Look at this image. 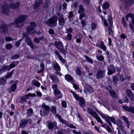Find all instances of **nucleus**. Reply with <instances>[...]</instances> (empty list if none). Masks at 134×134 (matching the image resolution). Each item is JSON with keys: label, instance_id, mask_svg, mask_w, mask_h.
<instances>
[{"label": "nucleus", "instance_id": "6", "mask_svg": "<svg viewBox=\"0 0 134 134\" xmlns=\"http://www.w3.org/2000/svg\"><path fill=\"white\" fill-rule=\"evenodd\" d=\"M42 107L44 109H41L40 110V115L42 116L43 115H48V110L50 109V107L44 104H43L42 105Z\"/></svg>", "mask_w": 134, "mask_h": 134}, {"label": "nucleus", "instance_id": "37", "mask_svg": "<svg viewBox=\"0 0 134 134\" xmlns=\"http://www.w3.org/2000/svg\"><path fill=\"white\" fill-rule=\"evenodd\" d=\"M13 72V70H12V72L8 73L5 76V78L7 79L8 78H10L12 77V75Z\"/></svg>", "mask_w": 134, "mask_h": 134}, {"label": "nucleus", "instance_id": "46", "mask_svg": "<svg viewBox=\"0 0 134 134\" xmlns=\"http://www.w3.org/2000/svg\"><path fill=\"white\" fill-rule=\"evenodd\" d=\"M109 93L112 97H115L116 95L115 92L114 91H111Z\"/></svg>", "mask_w": 134, "mask_h": 134}, {"label": "nucleus", "instance_id": "29", "mask_svg": "<svg viewBox=\"0 0 134 134\" xmlns=\"http://www.w3.org/2000/svg\"><path fill=\"white\" fill-rule=\"evenodd\" d=\"M128 101V99L127 97H126L121 100L118 101V102L119 103L121 104L123 102L127 103Z\"/></svg>", "mask_w": 134, "mask_h": 134}, {"label": "nucleus", "instance_id": "16", "mask_svg": "<svg viewBox=\"0 0 134 134\" xmlns=\"http://www.w3.org/2000/svg\"><path fill=\"white\" fill-rule=\"evenodd\" d=\"M104 74V71L101 69L98 70V73L96 75L98 79H100L103 77Z\"/></svg>", "mask_w": 134, "mask_h": 134}, {"label": "nucleus", "instance_id": "23", "mask_svg": "<svg viewBox=\"0 0 134 134\" xmlns=\"http://www.w3.org/2000/svg\"><path fill=\"white\" fill-rule=\"evenodd\" d=\"M10 69V68H9V65H8L3 66L2 67L0 70V74H1L2 73L1 72L2 71L4 72L8 70L9 71Z\"/></svg>", "mask_w": 134, "mask_h": 134}, {"label": "nucleus", "instance_id": "40", "mask_svg": "<svg viewBox=\"0 0 134 134\" xmlns=\"http://www.w3.org/2000/svg\"><path fill=\"white\" fill-rule=\"evenodd\" d=\"M20 57V55L18 54H15L11 57L12 59L14 60L18 59Z\"/></svg>", "mask_w": 134, "mask_h": 134}, {"label": "nucleus", "instance_id": "44", "mask_svg": "<svg viewBox=\"0 0 134 134\" xmlns=\"http://www.w3.org/2000/svg\"><path fill=\"white\" fill-rule=\"evenodd\" d=\"M122 22L123 24V25L124 27H126L127 26V25L125 20L124 18L123 17L122 18Z\"/></svg>", "mask_w": 134, "mask_h": 134}, {"label": "nucleus", "instance_id": "53", "mask_svg": "<svg viewBox=\"0 0 134 134\" xmlns=\"http://www.w3.org/2000/svg\"><path fill=\"white\" fill-rule=\"evenodd\" d=\"M66 33L68 34H70V33H72V29L71 28L66 29Z\"/></svg>", "mask_w": 134, "mask_h": 134}, {"label": "nucleus", "instance_id": "4", "mask_svg": "<svg viewBox=\"0 0 134 134\" xmlns=\"http://www.w3.org/2000/svg\"><path fill=\"white\" fill-rule=\"evenodd\" d=\"M95 110L100 114V115L101 116L102 118L104 119L111 126H112V124L109 120L110 116H109L108 115H105L103 113L99 111L96 108H95Z\"/></svg>", "mask_w": 134, "mask_h": 134}, {"label": "nucleus", "instance_id": "32", "mask_svg": "<svg viewBox=\"0 0 134 134\" xmlns=\"http://www.w3.org/2000/svg\"><path fill=\"white\" fill-rule=\"evenodd\" d=\"M65 79L67 81H71L73 79L72 77L69 74L65 75Z\"/></svg>", "mask_w": 134, "mask_h": 134}, {"label": "nucleus", "instance_id": "50", "mask_svg": "<svg viewBox=\"0 0 134 134\" xmlns=\"http://www.w3.org/2000/svg\"><path fill=\"white\" fill-rule=\"evenodd\" d=\"M25 41L27 44L32 42L30 39L29 37H26L25 38Z\"/></svg>", "mask_w": 134, "mask_h": 134}, {"label": "nucleus", "instance_id": "42", "mask_svg": "<svg viewBox=\"0 0 134 134\" xmlns=\"http://www.w3.org/2000/svg\"><path fill=\"white\" fill-rule=\"evenodd\" d=\"M84 57L85 58H86L88 62H89L91 64H92L93 63L92 60L88 57L86 55H85L84 56Z\"/></svg>", "mask_w": 134, "mask_h": 134}, {"label": "nucleus", "instance_id": "48", "mask_svg": "<svg viewBox=\"0 0 134 134\" xmlns=\"http://www.w3.org/2000/svg\"><path fill=\"white\" fill-rule=\"evenodd\" d=\"M54 94L56 96H57L59 94H60V92L57 89L54 90Z\"/></svg>", "mask_w": 134, "mask_h": 134}, {"label": "nucleus", "instance_id": "1", "mask_svg": "<svg viewBox=\"0 0 134 134\" xmlns=\"http://www.w3.org/2000/svg\"><path fill=\"white\" fill-rule=\"evenodd\" d=\"M57 17L54 16L47 20L44 21V23L51 28L55 27L57 24Z\"/></svg>", "mask_w": 134, "mask_h": 134}, {"label": "nucleus", "instance_id": "58", "mask_svg": "<svg viewBox=\"0 0 134 134\" xmlns=\"http://www.w3.org/2000/svg\"><path fill=\"white\" fill-rule=\"evenodd\" d=\"M12 47V45L10 44H6V47L8 49H9L11 48Z\"/></svg>", "mask_w": 134, "mask_h": 134}, {"label": "nucleus", "instance_id": "61", "mask_svg": "<svg viewBox=\"0 0 134 134\" xmlns=\"http://www.w3.org/2000/svg\"><path fill=\"white\" fill-rule=\"evenodd\" d=\"M67 4L65 3L64 2L62 4L63 7V10H65L66 9Z\"/></svg>", "mask_w": 134, "mask_h": 134}, {"label": "nucleus", "instance_id": "63", "mask_svg": "<svg viewBox=\"0 0 134 134\" xmlns=\"http://www.w3.org/2000/svg\"><path fill=\"white\" fill-rule=\"evenodd\" d=\"M73 96H74V98L76 99L77 100H79V98H80L81 97H79L77 95L76 93H75L74 94Z\"/></svg>", "mask_w": 134, "mask_h": 134}, {"label": "nucleus", "instance_id": "55", "mask_svg": "<svg viewBox=\"0 0 134 134\" xmlns=\"http://www.w3.org/2000/svg\"><path fill=\"white\" fill-rule=\"evenodd\" d=\"M72 35L70 34H68L67 35V40L69 41L71 40L72 39Z\"/></svg>", "mask_w": 134, "mask_h": 134}, {"label": "nucleus", "instance_id": "20", "mask_svg": "<svg viewBox=\"0 0 134 134\" xmlns=\"http://www.w3.org/2000/svg\"><path fill=\"white\" fill-rule=\"evenodd\" d=\"M129 17L132 18V22L133 24L134 25V15L132 14H127L126 16V20H128V18Z\"/></svg>", "mask_w": 134, "mask_h": 134}, {"label": "nucleus", "instance_id": "17", "mask_svg": "<svg viewBox=\"0 0 134 134\" xmlns=\"http://www.w3.org/2000/svg\"><path fill=\"white\" fill-rule=\"evenodd\" d=\"M79 101V104L80 107L83 108L85 106V101L84 99L82 97H80L78 100Z\"/></svg>", "mask_w": 134, "mask_h": 134}, {"label": "nucleus", "instance_id": "62", "mask_svg": "<svg viewBox=\"0 0 134 134\" xmlns=\"http://www.w3.org/2000/svg\"><path fill=\"white\" fill-rule=\"evenodd\" d=\"M87 91L92 90V87L89 85H88L87 86Z\"/></svg>", "mask_w": 134, "mask_h": 134}, {"label": "nucleus", "instance_id": "13", "mask_svg": "<svg viewBox=\"0 0 134 134\" xmlns=\"http://www.w3.org/2000/svg\"><path fill=\"white\" fill-rule=\"evenodd\" d=\"M126 93L131 101H133L134 95L132 91L130 89H127L126 90Z\"/></svg>", "mask_w": 134, "mask_h": 134}, {"label": "nucleus", "instance_id": "21", "mask_svg": "<svg viewBox=\"0 0 134 134\" xmlns=\"http://www.w3.org/2000/svg\"><path fill=\"white\" fill-rule=\"evenodd\" d=\"M122 119L125 122L127 128H129L130 123L128 119L125 116H121Z\"/></svg>", "mask_w": 134, "mask_h": 134}, {"label": "nucleus", "instance_id": "18", "mask_svg": "<svg viewBox=\"0 0 134 134\" xmlns=\"http://www.w3.org/2000/svg\"><path fill=\"white\" fill-rule=\"evenodd\" d=\"M93 117V118H95L96 119L98 122L99 123L101 124H103V122L101 119L100 117L99 116L97 113H95V114L94 115Z\"/></svg>", "mask_w": 134, "mask_h": 134}, {"label": "nucleus", "instance_id": "24", "mask_svg": "<svg viewBox=\"0 0 134 134\" xmlns=\"http://www.w3.org/2000/svg\"><path fill=\"white\" fill-rule=\"evenodd\" d=\"M117 126L119 127L120 130H123V127L122 125V123L120 120H117V122H116Z\"/></svg>", "mask_w": 134, "mask_h": 134}, {"label": "nucleus", "instance_id": "8", "mask_svg": "<svg viewBox=\"0 0 134 134\" xmlns=\"http://www.w3.org/2000/svg\"><path fill=\"white\" fill-rule=\"evenodd\" d=\"M55 45L56 47L59 49L61 52L65 54V52L63 45L61 41H55Z\"/></svg>", "mask_w": 134, "mask_h": 134}, {"label": "nucleus", "instance_id": "60", "mask_svg": "<svg viewBox=\"0 0 134 134\" xmlns=\"http://www.w3.org/2000/svg\"><path fill=\"white\" fill-rule=\"evenodd\" d=\"M34 41L36 43H40V41L39 38L37 37L34 38Z\"/></svg>", "mask_w": 134, "mask_h": 134}, {"label": "nucleus", "instance_id": "38", "mask_svg": "<svg viewBox=\"0 0 134 134\" xmlns=\"http://www.w3.org/2000/svg\"><path fill=\"white\" fill-rule=\"evenodd\" d=\"M28 94H26L25 96H24L21 97L20 100L21 101H26V100L28 98Z\"/></svg>", "mask_w": 134, "mask_h": 134}, {"label": "nucleus", "instance_id": "59", "mask_svg": "<svg viewBox=\"0 0 134 134\" xmlns=\"http://www.w3.org/2000/svg\"><path fill=\"white\" fill-rule=\"evenodd\" d=\"M48 32L49 34L52 35L54 34V31L53 29H50L48 31Z\"/></svg>", "mask_w": 134, "mask_h": 134}, {"label": "nucleus", "instance_id": "45", "mask_svg": "<svg viewBox=\"0 0 134 134\" xmlns=\"http://www.w3.org/2000/svg\"><path fill=\"white\" fill-rule=\"evenodd\" d=\"M6 83V81L4 78L0 79V85L5 84Z\"/></svg>", "mask_w": 134, "mask_h": 134}, {"label": "nucleus", "instance_id": "57", "mask_svg": "<svg viewBox=\"0 0 134 134\" xmlns=\"http://www.w3.org/2000/svg\"><path fill=\"white\" fill-rule=\"evenodd\" d=\"M28 44L30 47L32 49H35V46L33 44L32 42Z\"/></svg>", "mask_w": 134, "mask_h": 134}, {"label": "nucleus", "instance_id": "7", "mask_svg": "<svg viewBox=\"0 0 134 134\" xmlns=\"http://www.w3.org/2000/svg\"><path fill=\"white\" fill-rule=\"evenodd\" d=\"M57 15L58 16V18L59 25L60 26H63L65 22V20L64 19L63 14L59 13L57 14Z\"/></svg>", "mask_w": 134, "mask_h": 134}, {"label": "nucleus", "instance_id": "26", "mask_svg": "<svg viewBox=\"0 0 134 134\" xmlns=\"http://www.w3.org/2000/svg\"><path fill=\"white\" fill-rule=\"evenodd\" d=\"M42 0H35L34 4L35 6V8L38 7L40 4H42Z\"/></svg>", "mask_w": 134, "mask_h": 134}, {"label": "nucleus", "instance_id": "43", "mask_svg": "<svg viewBox=\"0 0 134 134\" xmlns=\"http://www.w3.org/2000/svg\"><path fill=\"white\" fill-rule=\"evenodd\" d=\"M76 74L80 76L81 75V70H80L78 67H77V69L76 70Z\"/></svg>", "mask_w": 134, "mask_h": 134}, {"label": "nucleus", "instance_id": "15", "mask_svg": "<svg viewBox=\"0 0 134 134\" xmlns=\"http://www.w3.org/2000/svg\"><path fill=\"white\" fill-rule=\"evenodd\" d=\"M20 3L18 2H17L15 3L10 2L9 4V6L12 9H16L19 7Z\"/></svg>", "mask_w": 134, "mask_h": 134}, {"label": "nucleus", "instance_id": "54", "mask_svg": "<svg viewBox=\"0 0 134 134\" xmlns=\"http://www.w3.org/2000/svg\"><path fill=\"white\" fill-rule=\"evenodd\" d=\"M129 112H131L134 114V107L131 106L129 107Z\"/></svg>", "mask_w": 134, "mask_h": 134}, {"label": "nucleus", "instance_id": "34", "mask_svg": "<svg viewBox=\"0 0 134 134\" xmlns=\"http://www.w3.org/2000/svg\"><path fill=\"white\" fill-rule=\"evenodd\" d=\"M113 81L114 84L116 85L118 82V79L117 77L115 76L113 78Z\"/></svg>", "mask_w": 134, "mask_h": 134}, {"label": "nucleus", "instance_id": "56", "mask_svg": "<svg viewBox=\"0 0 134 134\" xmlns=\"http://www.w3.org/2000/svg\"><path fill=\"white\" fill-rule=\"evenodd\" d=\"M5 40L7 41H10L13 40V38L9 36H7L5 38Z\"/></svg>", "mask_w": 134, "mask_h": 134}, {"label": "nucleus", "instance_id": "5", "mask_svg": "<svg viewBox=\"0 0 134 134\" xmlns=\"http://www.w3.org/2000/svg\"><path fill=\"white\" fill-rule=\"evenodd\" d=\"M95 110L100 114V115L101 116L102 118L104 119L111 126H112V124L109 120L110 116H109L108 115H105L103 113L99 111L96 108H95Z\"/></svg>", "mask_w": 134, "mask_h": 134}, {"label": "nucleus", "instance_id": "64", "mask_svg": "<svg viewBox=\"0 0 134 134\" xmlns=\"http://www.w3.org/2000/svg\"><path fill=\"white\" fill-rule=\"evenodd\" d=\"M22 39H21L16 42L15 44L16 46V47H18L19 46L20 43V42L22 41Z\"/></svg>", "mask_w": 134, "mask_h": 134}, {"label": "nucleus", "instance_id": "31", "mask_svg": "<svg viewBox=\"0 0 134 134\" xmlns=\"http://www.w3.org/2000/svg\"><path fill=\"white\" fill-rule=\"evenodd\" d=\"M40 66L41 69L37 71V73H41L43 72L44 68V65L43 63H41Z\"/></svg>", "mask_w": 134, "mask_h": 134}, {"label": "nucleus", "instance_id": "14", "mask_svg": "<svg viewBox=\"0 0 134 134\" xmlns=\"http://www.w3.org/2000/svg\"><path fill=\"white\" fill-rule=\"evenodd\" d=\"M46 123L48 124L49 129L50 130H52L53 128L56 127L57 123L55 121L52 122L49 121L47 122Z\"/></svg>", "mask_w": 134, "mask_h": 134}, {"label": "nucleus", "instance_id": "2", "mask_svg": "<svg viewBox=\"0 0 134 134\" xmlns=\"http://www.w3.org/2000/svg\"><path fill=\"white\" fill-rule=\"evenodd\" d=\"M26 15H22L17 18L14 22L16 26L19 28L22 27L26 19Z\"/></svg>", "mask_w": 134, "mask_h": 134}, {"label": "nucleus", "instance_id": "35", "mask_svg": "<svg viewBox=\"0 0 134 134\" xmlns=\"http://www.w3.org/2000/svg\"><path fill=\"white\" fill-rule=\"evenodd\" d=\"M73 13L72 12L70 11L69 12V14L68 16V18L69 19V21H72V19H71V18L74 16Z\"/></svg>", "mask_w": 134, "mask_h": 134}, {"label": "nucleus", "instance_id": "19", "mask_svg": "<svg viewBox=\"0 0 134 134\" xmlns=\"http://www.w3.org/2000/svg\"><path fill=\"white\" fill-rule=\"evenodd\" d=\"M2 9L3 13L8 14L9 13L8 7L7 5H4L3 6Z\"/></svg>", "mask_w": 134, "mask_h": 134}, {"label": "nucleus", "instance_id": "39", "mask_svg": "<svg viewBox=\"0 0 134 134\" xmlns=\"http://www.w3.org/2000/svg\"><path fill=\"white\" fill-rule=\"evenodd\" d=\"M35 80H33L32 82V84L34 85L39 87L40 85V83L38 82H35Z\"/></svg>", "mask_w": 134, "mask_h": 134}, {"label": "nucleus", "instance_id": "22", "mask_svg": "<svg viewBox=\"0 0 134 134\" xmlns=\"http://www.w3.org/2000/svg\"><path fill=\"white\" fill-rule=\"evenodd\" d=\"M87 111L90 115H91L93 116L94 115L95 113H97L94 111L91 108H87Z\"/></svg>", "mask_w": 134, "mask_h": 134}, {"label": "nucleus", "instance_id": "12", "mask_svg": "<svg viewBox=\"0 0 134 134\" xmlns=\"http://www.w3.org/2000/svg\"><path fill=\"white\" fill-rule=\"evenodd\" d=\"M108 75H111L113 73L115 72V69L113 65H110L108 67Z\"/></svg>", "mask_w": 134, "mask_h": 134}, {"label": "nucleus", "instance_id": "25", "mask_svg": "<svg viewBox=\"0 0 134 134\" xmlns=\"http://www.w3.org/2000/svg\"><path fill=\"white\" fill-rule=\"evenodd\" d=\"M27 123V121L25 120H22L20 122V127L21 128L24 127Z\"/></svg>", "mask_w": 134, "mask_h": 134}, {"label": "nucleus", "instance_id": "3", "mask_svg": "<svg viewBox=\"0 0 134 134\" xmlns=\"http://www.w3.org/2000/svg\"><path fill=\"white\" fill-rule=\"evenodd\" d=\"M36 26L35 22H31L30 23V25L27 27V32L29 34H32L35 33L36 31L34 29Z\"/></svg>", "mask_w": 134, "mask_h": 134}, {"label": "nucleus", "instance_id": "36", "mask_svg": "<svg viewBox=\"0 0 134 134\" xmlns=\"http://www.w3.org/2000/svg\"><path fill=\"white\" fill-rule=\"evenodd\" d=\"M100 47L101 48L103 49L104 51L106 50V47L104 44V42L103 41H102L100 43Z\"/></svg>", "mask_w": 134, "mask_h": 134}, {"label": "nucleus", "instance_id": "9", "mask_svg": "<svg viewBox=\"0 0 134 134\" xmlns=\"http://www.w3.org/2000/svg\"><path fill=\"white\" fill-rule=\"evenodd\" d=\"M79 8L78 13L80 14L79 16V19L80 20H82V18L85 16V13H84L85 9L83 6L81 5H79Z\"/></svg>", "mask_w": 134, "mask_h": 134}, {"label": "nucleus", "instance_id": "10", "mask_svg": "<svg viewBox=\"0 0 134 134\" xmlns=\"http://www.w3.org/2000/svg\"><path fill=\"white\" fill-rule=\"evenodd\" d=\"M8 30L7 25L5 22L3 21H1V26L0 27V31L4 32H6Z\"/></svg>", "mask_w": 134, "mask_h": 134}, {"label": "nucleus", "instance_id": "30", "mask_svg": "<svg viewBox=\"0 0 134 134\" xmlns=\"http://www.w3.org/2000/svg\"><path fill=\"white\" fill-rule=\"evenodd\" d=\"M53 68L56 71H59L60 69V67L59 65L57 63L54 64Z\"/></svg>", "mask_w": 134, "mask_h": 134}, {"label": "nucleus", "instance_id": "41", "mask_svg": "<svg viewBox=\"0 0 134 134\" xmlns=\"http://www.w3.org/2000/svg\"><path fill=\"white\" fill-rule=\"evenodd\" d=\"M115 124H116V120L115 118L112 117H110L109 120Z\"/></svg>", "mask_w": 134, "mask_h": 134}, {"label": "nucleus", "instance_id": "28", "mask_svg": "<svg viewBox=\"0 0 134 134\" xmlns=\"http://www.w3.org/2000/svg\"><path fill=\"white\" fill-rule=\"evenodd\" d=\"M56 116H57L59 120L63 124L67 125L68 123L66 121L64 120L60 116H59L57 114H56Z\"/></svg>", "mask_w": 134, "mask_h": 134}, {"label": "nucleus", "instance_id": "27", "mask_svg": "<svg viewBox=\"0 0 134 134\" xmlns=\"http://www.w3.org/2000/svg\"><path fill=\"white\" fill-rule=\"evenodd\" d=\"M50 78L51 79L53 82L55 83L57 82L58 81V78L54 75H50Z\"/></svg>", "mask_w": 134, "mask_h": 134}, {"label": "nucleus", "instance_id": "33", "mask_svg": "<svg viewBox=\"0 0 134 134\" xmlns=\"http://www.w3.org/2000/svg\"><path fill=\"white\" fill-rule=\"evenodd\" d=\"M96 57L97 59L99 61L103 62L104 61V58L103 56L98 54L96 55Z\"/></svg>", "mask_w": 134, "mask_h": 134}, {"label": "nucleus", "instance_id": "51", "mask_svg": "<svg viewBox=\"0 0 134 134\" xmlns=\"http://www.w3.org/2000/svg\"><path fill=\"white\" fill-rule=\"evenodd\" d=\"M16 87V85L15 84H13L11 86L12 91H15Z\"/></svg>", "mask_w": 134, "mask_h": 134}, {"label": "nucleus", "instance_id": "49", "mask_svg": "<svg viewBox=\"0 0 134 134\" xmlns=\"http://www.w3.org/2000/svg\"><path fill=\"white\" fill-rule=\"evenodd\" d=\"M51 111L53 113H56V107L54 106H53L51 107Z\"/></svg>", "mask_w": 134, "mask_h": 134}, {"label": "nucleus", "instance_id": "11", "mask_svg": "<svg viewBox=\"0 0 134 134\" xmlns=\"http://www.w3.org/2000/svg\"><path fill=\"white\" fill-rule=\"evenodd\" d=\"M111 18L109 17L108 19V21L109 24V27L108 29V34L112 36L113 32L112 29V28H113V22Z\"/></svg>", "mask_w": 134, "mask_h": 134}, {"label": "nucleus", "instance_id": "47", "mask_svg": "<svg viewBox=\"0 0 134 134\" xmlns=\"http://www.w3.org/2000/svg\"><path fill=\"white\" fill-rule=\"evenodd\" d=\"M33 113V109L31 108H30L27 110V113L29 115H31Z\"/></svg>", "mask_w": 134, "mask_h": 134}, {"label": "nucleus", "instance_id": "52", "mask_svg": "<svg viewBox=\"0 0 134 134\" xmlns=\"http://www.w3.org/2000/svg\"><path fill=\"white\" fill-rule=\"evenodd\" d=\"M109 3H105L103 5V8L106 9L108 8L109 7Z\"/></svg>", "mask_w": 134, "mask_h": 134}]
</instances>
